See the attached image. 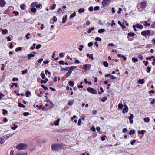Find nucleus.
I'll use <instances>...</instances> for the list:
<instances>
[{
    "instance_id": "obj_57",
    "label": "nucleus",
    "mask_w": 155,
    "mask_h": 155,
    "mask_svg": "<svg viewBox=\"0 0 155 155\" xmlns=\"http://www.w3.org/2000/svg\"><path fill=\"white\" fill-rule=\"evenodd\" d=\"M83 48V46L82 45H81L79 46V50L80 51H81L82 50V48Z\"/></svg>"
},
{
    "instance_id": "obj_34",
    "label": "nucleus",
    "mask_w": 155,
    "mask_h": 155,
    "mask_svg": "<svg viewBox=\"0 0 155 155\" xmlns=\"http://www.w3.org/2000/svg\"><path fill=\"white\" fill-rule=\"evenodd\" d=\"M36 3H37L36 2H35L32 3L31 4V6L32 8H34L35 7H36Z\"/></svg>"
},
{
    "instance_id": "obj_31",
    "label": "nucleus",
    "mask_w": 155,
    "mask_h": 155,
    "mask_svg": "<svg viewBox=\"0 0 155 155\" xmlns=\"http://www.w3.org/2000/svg\"><path fill=\"white\" fill-rule=\"evenodd\" d=\"M2 111L3 112L2 114L4 115H5L8 113V111L5 109H3Z\"/></svg>"
},
{
    "instance_id": "obj_13",
    "label": "nucleus",
    "mask_w": 155,
    "mask_h": 155,
    "mask_svg": "<svg viewBox=\"0 0 155 155\" xmlns=\"http://www.w3.org/2000/svg\"><path fill=\"white\" fill-rule=\"evenodd\" d=\"M135 34L134 33L132 32H130L128 33L127 34V35L128 36L127 37V38L128 39L129 38V36L130 37H134L135 35Z\"/></svg>"
},
{
    "instance_id": "obj_20",
    "label": "nucleus",
    "mask_w": 155,
    "mask_h": 155,
    "mask_svg": "<svg viewBox=\"0 0 155 155\" xmlns=\"http://www.w3.org/2000/svg\"><path fill=\"white\" fill-rule=\"evenodd\" d=\"M48 81V79L46 78L45 80H41V83H46Z\"/></svg>"
},
{
    "instance_id": "obj_14",
    "label": "nucleus",
    "mask_w": 155,
    "mask_h": 155,
    "mask_svg": "<svg viewBox=\"0 0 155 155\" xmlns=\"http://www.w3.org/2000/svg\"><path fill=\"white\" fill-rule=\"evenodd\" d=\"M86 56L87 57H89V58L91 59V60H93L94 58L92 54H90L88 53L87 54Z\"/></svg>"
},
{
    "instance_id": "obj_37",
    "label": "nucleus",
    "mask_w": 155,
    "mask_h": 155,
    "mask_svg": "<svg viewBox=\"0 0 155 155\" xmlns=\"http://www.w3.org/2000/svg\"><path fill=\"white\" fill-rule=\"evenodd\" d=\"M31 94L30 92L28 91L26 92V96L27 97H29V95Z\"/></svg>"
},
{
    "instance_id": "obj_6",
    "label": "nucleus",
    "mask_w": 155,
    "mask_h": 155,
    "mask_svg": "<svg viewBox=\"0 0 155 155\" xmlns=\"http://www.w3.org/2000/svg\"><path fill=\"white\" fill-rule=\"evenodd\" d=\"M141 34L143 36L146 35L149 36L150 35V31L149 30L144 31L141 32Z\"/></svg>"
},
{
    "instance_id": "obj_49",
    "label": "nucleus",
    "mask_w": 155,
    "mask_h": 155,
    "mask_svg": "<svg viewBox=\"0 0 155 155\" xmlns=\"http://www.w3.org/2000/svg\"><path fill=\"white\" fill-rule=\"evenodd\" d=\"M93 44L92 42L89 43L88 44V46L89 47H91L93 45Z\"/></svg>"
},
{
    "instance_id": "obj_41",
    "label": "nucleus",
    "mask_w": 155,
    "mask_h": 155,
    "mask_svg": "<svg viewBox=\"0 0 155 155\" xmlns=\"http://www.w3.org/2000/svg\"><path fill=\"white\" fill-rule=\"evenodd\" d=\"M22 49V48L21 47H19L18 48H16L15 50V51L16 52H17L18 51H21Z\"/></svg>"
},
{
    "instance_id": "obj_5",
    "label": "nucleus",
    "mask_w": 155,
    "mask_h": 155,
    "mask_svg": "<svg viewBox=\"0 0 155 155\" xmlns=\"http://www.w3.org/2000/svg\"><path fill=\"white\" fill-rule=\"evenodd\" d=\"M87 90L88 92L94 94H96L97 93V91L92 88L88 87L87 88Z\"/></svg>"
},
{
    "instance_id": "obj_44",
    "label": "nucleus",
    "mask_w": 155,
    "mask_h": 155,
    "mask_svg": "<svg viewBox=\"0 0 155 155\" xmlns=\"http://www.w3.org/2000/svg\"><path fill=\"white\" fill-rule=\"evenodd\" d=\"M25 5L24 4H22L20 6V8L21 9L24 10L25 9Z\"/></svg>"
},
{
    "instance_id": "obj_43",
    "label": "nucleus",
    "mask_w": 155,
    "mask_h": 155,
    "mask_svg": "<svg viewBox=\"0 0 155 155\" xmlns=\"http://www.w3.org/2000/svg\"><path fill=\"white\" fill-rule=\"evenodd\" d=\"M14 127H11V129L12 130H15L18 127V126L15 125V124H14Z\"/></svg>"
},
{
    "instance_id": "obj_30",
    "label": "nucleus",
    "mask_w": 155,
    "mask_h": 155,
    "mask_svg": "<svg viewBox=\"0 0 155 155\" xmlns=\"http://www.w3.org/2000/svg\"><path fill=\"white\" fill-rule=\"evenodd\" d=\"M68 84L71 87H73L74 85V82L72 81H69L68 82Z\"/></svg>"
},
{
    "instance_id": "obj_64",
    "label": "nucleus",
    "mask_w": 155,
    "mask_h": 155,
    "mask_svg": "<svg viewBox=\"0 0 155 155\" xmlns=\"http://www.w3.org/2000/svg\"><path fill=\"white\" fill-rule=\"evenodd\" d=\"M115 23L114 22V20H112V23L110 25L111 27L113 26V25H115Z\"/></svg>"
},
{
    "instance_id": "obj_42",
    "label": "nucleus",
    "mask_w": 155,
    "mask_h": 155,
    "mask_svg": "<svg viewBox=\"0 0 155 155\" xmlns=\"http://www.w3.org/2000/svg\"><path fill=\"white\" fill-rule=\"evenodd\" d=\"M41 76L43 79H44L45 78V76L44 73H41Z\"/></svg>"
},
{
    "instance_id": "obj_45",
    "label": "nucleus",
    "mask_w": 155,
    "mask_h": 155,
    "mask_svg": "<svg viewBox=\"0 0 155 155\" xmlns=\"http://www.w3.org/2000/svg\"><path fill=\"white\" fill-rule=\"evenodd\" d=\"M150 120L149 118L148 117L145 118L144 119V121L145 122H148Z\"/></svg>"
},
{
    "instance_id": "obj_62",
    "label": "nucleus",
    "mask_w": 155,
    "mask_h": 155,
    "mask_svg": "<svg viewBox=\"0 0 155 155\" xmlns=\"http://www.w3.org/2000/svg\"><path fill=\"white\" fill-rule=\"evenodd\" d=\"M41 4H39L38 5H36V7L37 8H39L41 6Z\"/></svg>"
},
{
    "instance_id": "obj_46",
    "label": "nucleus",
    "mask_w": 155,
    "mask_h": 155,
    "mask_svg": "<svg viewBox=\"0 0 155 155\" xmlns=\"http://www.w3.org/2000/svg\"><path fill=\"white\" fill-rule=\"evenodd\" d=\"M95 40L96 41H101V39L100 37H97L95 38Z\"/></svg>"
},
{
    "instance_id": "obj_38",
    "label": "nucleus",
    "mask_w": 155,
    "mask_h": 155,
    "mask_svg": "<svg viewBox=\"0 0 155 155\" xmlns=\"http://www.w3.org/2000/svg\"><path fill=\"white\" fill-rule=\"evenodd\" d=\"M27 154V153L26 152L24 153H18L16 154L15 155H26Z\"/></svg>"
},
{
    "instance_id": "obj_9",
    "label": "nucleus",
    "mask_w": 155,
    "mask_h": 155,
    "mask_svg": "<svg viewBox=\"0 0 155 155\" xmlns=\"http://www.w3.org/2000/svg\"><path fill=\"white\" fill-rule=\"evenodd\" d=\"M91 65L88 64H86L83 65V69L85 70H86L87 69L89 70L90 69L91 67Z\"/></svg>"
},
{
    "instance_id": "obj_11",
    "label": "nucleus",
    "mask_w": 155,
    "mask_h": 155,
    "mask_svg": "<svg viewBox=\"0 0 155 155\" xmlns=\"http://www.w3.org/2000/svg\"><path fill=\"white\" fill-rule=\"evenodd\" d=\"M134 117V115L132 114H131L130 115V117H129V121L130 123H133V120L132 119Z\"/></svg>"
},
{
    "instance_id": "obj_39",
    "label": "nucleus",
    "mask_w": 155,
    "mask_h": 155,
    "mask_svg": "<svg viewBox=\"0 0 155 155\" xmlns=\"http://www.w3.org/2000/svg\"><path fill=\"white\" fill-rule=\"evenodd\" d=\"M37 10V9L36 8H32L31 9V11L33 13H35Z\"/></svg>"
},
{
    "instance_id": "obj_22",
    "label": "nucleus",
    "mask_w": 155,
    "mask_h": 155,
    "mask_svg": "<svg viewBox=\"0 0 155 155\" xmlns=\"http://www.w3.org/2000/svg\"><path fill=\"white\" fill-rule=\"evenodd\" d=\"M134 134L135 130H131L129 132V134L130 135H134Z\"/></svg>"
},
{
    "instance_id": "obj_16",
    "label": "nucleus",
    "mask_w": 155,
    "mask_h": 155,
    "mask_svg": "<svg viewBox=\"0 0 155 155\" xmlns=\"http://www.w3.org/2000/svg\"><path fill=\"white\" fill-rule=\"evenodd\" d=\"M136 27L137 28L140 29H142L143 28L142 25L138 24L136 25Z\"/></svg>"
},
{
    "instance_id": "obj_35",
    "label": "nucleus",
    "mask_w": 155,
    "mask_h": 155,
    "mask_svg": "<svg viewBox=\"0 0 155 155\" xmlns=\"http://www.w3.org/2000/svg\"><path fill=\"white\" fill-rule=\"evenodd\" d=\"M69 67H67L66 68H62L60 70L61 71H67L68 70V69H69Z\"/></svg>"
},
{
    "instance_id": "obj_33",
    "label": "nucleus",
    "mask_w": 155,
    "mask_h": 155,
    "mask_svg": "<svg viewBox=\"0 0 155 155\" xmlns=\"http://www.w3.org/2000/svg\"><path fill=\"white\" fill-rule=\"evenodd\" d=\"M59 121H60V119H58L55 122V123H54V125L55 126H58V124H59Z\"/></svg>"
},
{
    "instance_id": "obj_15",
    "label": "nucleus",
    "mask_w": 155,
    "mask_h": 155,
    "mask_svg": "<svg viewBox=\"0 0 155 155\" xmlns=\"http://www.w3.org/2000/svg\"><path fill=\"white\" fill-rule=\"evenodd\" d=\"M8 33V31L7 29H4L2 30V34L5 35Z\"/></svg>"
},
{
    "instance_id": "obj_28",
    "label": "nucleus",
    "mask_w": 155,
    "mask_h": 155,
    "mask_svg": "<svg viewBox=\"0 0 155 155\" xmlns=\"http://www.w3.org/2000/svg\"><path fill=\"white\" fill-rule=\"evenodd\" d=\"M124 106V108H126V112H128V108L127 106L126 105L125 103L124 102L123 103Z\"/></svg>"
},
{
    "instance_id": "obj_56",
    "label": "nucleus",
    "mask_w": 155,
    "mask_h": 155,
    "mask_svg": "<svg viewBox=\"0 0 155 155\" xmlns=\"http://www.w3.org/2000/svg\"><path fill=\"white\" fill-rule=\"evenodd\" d=\"M56 7V5L55 4H53V5L51 7V8L52 9H55Z\"/></svg>"
},
{
    "instance_id": "obj_48",
    "label": "nucleus",
    "mask_w": 155,
    "mask_h": 155,
    "mask_svg": "<svg viewBox=\"0 0 155 155\" xmlns=\"http://www.w3.org/2000/svg\"><path fill=\"white\" fill-rule=\"evenodd\" d=\"M29 114H30L28 112H24L23 114V115L24 116H27L29 115Z\"/></svg>"
},
{
    "instance_id": "obj_12",
    "label": "nucleus",
    "mask_w": 155,
    "mask_h": 155,
    "mask_svg": "<svg viewBox=\"0 0 155 155\" xmlns=\"http://www.w3.org/2000/svg\"><path fill=\"white\" fill-rule=\"evenodd\" d=\"M68 105L69 106H71L74 103V99L69 100H68Z\"/></svg>"
},
{
    "instance_id": "obj_24",
    "label": "nucleus",
    "mask_w": 155,
    "mask_h": 155,
    "mask_svg": "<svg viewBox=\"0 0 155 155\" xmlns=\"http://www.w3.org/2000/svg\"><path fill=\"white\" fill-rule=\"evenodd\" d=\"M85 11L84 8H80L79 9L78 12L79 13H81L82 12H84Z\"/></svg>"
},
{
    "instance_id": "obj_60",
    "label": "nucleus",
    "mask_w": 155,
    "mask_h": 155,
    "mask_svg": "<svg viewBox=\"0 0 155 155\" xmlns=\"http://www.w3.org/2000/svg\"><path fill=\"white\" fill-rule=\"evenodd\" d=\"M36 45V44L35 43H34L33 44V46L31 47V48L32 50H34L35 48V46Z\"/></svg>"
},
{
    "instance_id": "obj_18",
    "label": "nucleus",
    "mask_w": 155,
    "mask_h": 155,
    "mask_svg": "<svg viewBox=\"0 0 155 155\" xmlns=\"http://www.w3.org/2000/svg\"><path fill=\"white\" fill-rule=\"evenodd\" d=\"M67 15H66L65 17H64L62 18V23H64L66 22V19L67 18Z\"/></svg>"
},
{
    "instance_id": "obj_23",
    "label": "nucleus",
    "mask_w": 155,
    "mask_h": 155,
    "mask_svg": "<svg viewBox=\"0 0 155 155\" xmlns=\"http://www.w3.org/2000/svg\"><path fill=\"white\" fill-rule=\"evenodd\" d=\"M145 132V130H142L141 131H138V132L139 134H140L141 135L144 134Z\"/></svg>"
},
{
    "instance_id": "obj_26",
    "label": "nucleus",
    "mask_w": 155,
    "mask_h": 155,
    "mask_svg": "<svg viewBox=\"0 0 155 155\" xmlns=\"http://www.w3.org/2000/svg\"><path fill=\"white\" fill-rule=\"evenodd\" d=\"M18 106L20 107L24 108L25 107V106L24 105L20 103H18Z\"/></svg>"
},
{
    "instance_id": "obj_61",
    "label": "nucleus",
    "mask_w": 155,
    "mask_h": 155,
    "mask_svg": "<svg viewBox=\"0 0 155 155\" xmlns=\"http://www.w3.org/2000/svg\"><path fill=\"white\" fill-rule=\"evenodd\" d=\"M106 136H102L101 137V140L102 141H104L105 140V138Z\"/></svg>"
},
{
    "instance_id": "obj_25",
    "label": "nucleus",
    "mask_w": 155,
    "mask_h": 155,
    "mask_svg": "<svg viewBox=\"0 0 155 155\" xmlns=\"http://www.w3.org/2000/svg\"><path fill=\"white\" fill-rule=\"evenodd\" d=\"M105 31V30L104 29H100L98 30V32L99 33H101Z\"/></svg>"
},
{
    "instance_id": "obj_51",
    "label": "nucleus",
    "mask_w": 155,
    "mask_h": 155,
    "mask_svg": "<svg viewBox=\"0 0 155 155\" xmlns=\"http://www.w3.org/2000/svg\"><path fill=\"white\" fill-rule=\"evenodd\" d=\"M41 46V45L40 44H38L36 47V49H38L40 48Z\"/></svg>"
},
{
    "instance_id": "obj_54",
    "label": "nucleus",
    "mask_w": 155,
    "mask_h": 155,
    "mask_svg": "<svg viewBox=\"0 0 155 155\" xmlns=\"http://www.w3.org/2000/svg\"><path fill=\"white\" fill-rule=\"evenodd\" d=\"M81 119H79L78 121V126L81 125Z\"/></svg>"
},
{
    "instance_id": "obj_7",
    "label": "nucleus",
    "mask_w": 155,
    "mask_h": 155,
    "mask_svg": "<svg viewBox=\"0 0 155 155\" xmlns=\"http://www.w3.org/2000/svg\"><path fill=\"white\" fill-rule=\"evenodd\" d=\"M109 4V0H103L102 2V5L103 7H107Z\"/></svg>"
},
{
    "instance_id": "obj_10",
    "label": "nucleus",
    "mask_w": 155,
    "mask_h": 155,
    "mask_svg": "<svg viewBox=\"0 0 155 155\" xmlns=\"http://www.w3.org/2000/svg\"><path fill=\"white\" fill-rule=\"evenodd\" d=\"M6 4V2L4 0H0V7H3Z\"/></svg>"
},
{
    "instance_id": "obj_29",
    "label": "nucleus",
    "mask_w": 155,
    "mask_h": 155,
    "mask_svg": "<svg viewBox=\"0 0 155 155\" xmlns=\"http://www.w3.org/2000/svg\"><path fill=\"white\" fill-rule=\"evenodd\" d=\"M94 29V27H92L89 29H88L87 31V32L88 33H91V31L92 30H93Z\"/></svg>"
},
{
    "instance_id": "obj_47",
    "label": "nucleus",
    "mask_w": 155,
    "mask_h": 155,
    "mask_svg": "<svg viewBox=\"0 0 155 155\" xmlns=\"http://www.w3.org/2000/svg\"><path fill=\"white\" fill-rule=\"evenodd\" d=\"M30 35V34L29 33H28L27 34L25 37L27 39H29L30 38L28 37Z\"/></svg>"
},
{
    "instance_id": "obj_8",
    "label": "nucleus",
    "mask_w": 155,
    "mask_h": 155,
    "mask_svg": "<svg viewBox=\"0 0 155 155\" xmlns=\"http://www.w3.org/2000/svg\"><path fill=\"white\" fill-rule=\"evenodd\" d=\"M147 5V2L145 1H142L140 3V5L141 8H145Z\"/></svg>"
},
{
    "instance_id": "obj_4",
    "label": "nucleus",
    "mask_w": 155,
    "mask_h": 155,
    "mask_svg": "<svg viewBox=\"0 0 155 155\" xmlns=\"http://www.w3.org/2000/svg\"><path fill=\"white\" fill-rule=\"evenodd\" d=\"M9 137L8 136H1L0 137V144H3Z\"/></svg>"
},
{
    "instance_id": "obj_2",
    "label": "nucleus",
    "mask_w": 155,
    "mask_h": 155,
    "mask_svg": "<svg viewBox=\"0 0 155 155\" xmlns=\"http://www.w3.org/2000/svg\"><path fill=\"white\" fill-rule=\"evenodd\" d=\"M77 67L75 66H71L69 68L68 71L66 73L65 75L66 78H67L68 77L70 76L71 74L72 73L73 70L76 68Z\"/></svg>"
},
{
    "instance_id": "obj_3",
    "label": "nucleus",
    "mask_w": 155,
    "mask_h": 155,
    "mask_svg": "<svg viewBox=\"0 0 155 155\" xmlns=\"http://www.w3.org/2000/svg\"><path fill=\"white\" fill-rule=\"evenodd\" d=\"M27 147V146L24 143H20L16 147V148L20 150L25 149Z\"/></svg>"
},
{
    "instance_id": "obj_1",
    "label": "nucleus",
    "mask_w": 155,
    "mask_h": 155,
    "mask_svg": "<svg viewBox=\"0 0 155 155\" xmlns=\"http://www.w3.org/2000/svg\"><path fill=\"white\" fill-rule=\"evenodd\" d=\"M51 147L52 150L56 151L61 149L62 146L60 144L56 143L52 144Z\"/></svg>"
},
{
    "instance_id": "obj_17",
    "label": "nucleus",
    "mask_w": 155,
    "mask_h": 155,
    "mask_svg": "<svg viewBox=\"0 0 155 155\" xmlns=\"http://www.w3.org/2000/svg\"><path fill=\"white\" fill-rule=\"evenodd\" d=\"M35 56V55L32 54H30L28 55V59H30L31 58Z\"/></svg>"
},
{
    "instance_id": "obj_40",
    "label": "nucleus",
    "mask_w": 155,
    "mask_h": 155,
    "mask_svg": "<svg viewBox=\"0 0 155 155\" xmlns=\"http://www.w3.org/2000/svg\"><path fill=\"white\" fill-rule=\"evenodd\" d=\"M41 87L45 90H47L48 89L47 87L45 86L44 85H41Z\"/></svg>"
},
{
    "instance_id": "obj_36",
    "label": "nucleus",
    "mask_w": 155,
    "mask_h": 155,
    "mask_svg": "<svg viewBox=\"0 0 155 155\" xmlns=\"http://www.w3.org/2000/svg\"><path fill=\"white\" fill-rule=\"evenodd\" d=\"M76 15V14L75 12H74L70 16V18H72L75 17Z\"/></svg>"
},
{
    "instance_id": "obj_27",
    "label": "nucleus",
    "mask_w": 155,
    "mask_h": 155,
    "mask_svg": "<svg viewBox=\"0 0 155 155\" xmlns=\"http://www.w3.org/2000/svg\"><path fill=\"white\" fill-rule=\"evenodd\" d=\"M104 66L105 67H107L108 65V63L107 62L105 61L103 62Z\"/></svg>"
},
{
    "instance_id": "obj_32",
    "label": "nucleus",
    "mask_w": 155,
    "mask_h": 155,
    "mask_svg": "<svg viewBox=\"0 0 155 155\" xmlns=\"http://www.w3.org/2000/svg\"><path fill=\"white\" fill-rule=\"evenodd\" d=\"M118 107L120 109H122L123 108V105L122 103H120L118 105Z\"/></svg>"
},
{
    "instance_id": "obj_63",
    "label": "nucleus",
    "mask_w": 155,
    "mask_h": 155,
    "mask_svg": "<svg viewBox=\"0 0 155 155\" xmlns=\"http://www.w3.org/2000/svg\"><path fill=\"white\" fill-rule=\"evenodd\" d=\"M43 60L42 58H40L38 60V61L39 63H41Z\"/></svg>"
},
{
    "instance_id": "obj_58",
    "label": "nucleus",
    "mask_w": 155,
    "mask_h": 155,
    "mask_svg": "<svg viewBox=\"0 0 155 155\" xmlns=\"http://www.w3.org/2000/svg\"><path fill=\"white\" fill-rule=\"evenodd\" d=\"M59 63L61 65H64V61H59Z\"/></svg>"
},
{
    "instance_id": "obj_50",
    "label": "nucleus",
    "mask_w": 155,
    "mask_h": 155,
    "mask_svg": "<svg viewBox=\"0 0 155 155\" xmlns=\"http://www.w3.org/2000/svg\"><path fill=\"white\" fill-rule=\"evenodd\" d=\"M27 72H28V71L27 70L25 69V70L23 71H22V74H25L27 73Z\"/></svg>"
},
{
    "instance_id": "obj_55",
    "label": "nucleus",
    "mask_w": 155,
    "mask_h": 155,
    "mask_svg": "<svg viewBox=\"0 0 155 155\" xmlns=\"http://www.w3.org/2000/svg\"><path fill=\"white\" fill-rule=\"evenodd\" d=\"M13 13L14 14H15L16 16L18 15L19 14V12L16 11H14L13 12Z\"/></svg>"
},
{
    "instance_id": "obj_53",
    "label": "nucleus",
    "mask_w": 155,
    "mask_h": 155,
    "mask_svg": "<svg viewBox=\"0 0 155 155\" xmlns=\"http://www.w3.org/2000/svg\"><path fill=\"white\" fill-rule=\"evenodd\" d=\"M147 72L148 73H149L151 70V68L149 66H148L147 67Z\"/></svg>"
},
{
    "instance_id": "obj_19",
    "label": "nucleus",
    "mask_w": 155,
    "mask_h": 155,
    "mask_svg": "<svg viewBox=\"0 0 155 155\" xmlns=\"http://www.w3.org/2000/svg\"><path fill=\"white\" fill-rule=\"evenodd\" d=\"M137 82L138 83L141 84H143L144 83V79H139L138 80Z\"/></svg>"
},
{
    "instance_id": "obj_59",
    "label": "nucleus",
    "mask_w": 155,
    "mask_h": 155,
    "mask_svg": "<svg viewBox=\"0 0 155 155\" xmlns=\"http://www.w3.org/2000/svg\"><path fill=\"white\" fill-rule=\"evenodd\" d=\"M151 28H155V21L151 25Z\"/></svg>"
},
{
    "instance_id": "obj_21",
    "label": "nucleus",
    "mask_w": 155,
    "mask_h": 155,
    "mask_svg": "<svg viewBox=\"0 0 155 155\" xmlns=\"http://www.w3.org/2000/svg\"><path fill=\"white\" fill-rule=\"evenodd\" d=\"M132 60L134 63H135V62H137L138 61V60L137 58L135 57L133 58Z\"/></svg>"
},
{
    "instance_id": "obj_52",
    "label": "nucleus",
    "mask_w": 155,
    "mask_h": 155,
    "mask_svg": "<svg viewBox=\"0 0 155 155\" xmlns=\"http://www.w3.org/2000/svg\"><path fill=\"white\" fill-rule=\"evenodd\" d=\"M99 7L98 6H96L94 7V9L95 11H97L99 9Z\"/></svg>"
}]
</instances>
